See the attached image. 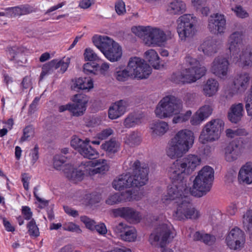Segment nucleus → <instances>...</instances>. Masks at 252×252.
<instances>
[{
	"label": "nucleus",
	"instance_id": "nucleus-39",
	"mask_svg": "<svg viewBox=\"0 0 252 252\" xmlns=\"http://www.w3.org/2000/svg\"><path fill=\"white\" fill-rule=\"evenodd\" d=\"M120 147V143L114 138L105 141L101 145L102 149L105 151L109 155L114 154L118 152Z\"/></svg>",
	"mask_w": 252,
	"mask_h": 252
},
{
	"label": "nucleus",
	"instance_id": "nucleus-17",
	"mask_svg": "<svg viewBox=\"0 0 252 252\" xmlns=\"http://www.w3.org/2000/svg\"><path fill=\"white\" fill-rule=\"evenodd\" d=\"M81 167L85 169V172L89 176H93L97 173H103L109 169L107 161L104 159L83 162L81 163Z\"/></svg>",
	"mask_w": 252,
	"mask_h": 252
},
{
	"label": "nucleus",
	"instance_id": "nucleus-46",
	"mask_svg": "<svg viewBox=\"0 0 252 252\" xmlns=\"http://www.w3.org/2000/svg\"><path fill=\"white\" fill-rule=\"evenodd\" d=\"M66 161V158L60 155H56L54 157L53 165L55 169L57 170H63V166L66 164H63Z\"/></svg>",
	"mask_w": 252,
	"mask_h": 252
},
{
	"label": "nucleus",
	"instance_id": "nucleus-59",
	"mask_svg": "<svg viewBox=\"0 0 252 252\" xmlns=\"http://www.w3.org/2000/svg\"><path fill=\"white\" fill-rule=\"evenodd\" d=\"M114 131L111 128H108L102 130L100 132L97 134V137L99 139L104 140L108 138L110 135H112Z\"/></svg>",
	"mask_w": 252,
	"mask_h": 252
},
{
	"label": "nucleus",
	"instance_id": "nucleus-60",
	"mask_svg": "<svg viewBox=\"0 0 252 252\" xmlns=\"http://www.w3.org/2000/svg\"><path fill=\"white\" fill-rule=\"evenodd\" d=\"M87 199L88 200V203L93 205L100 202L101 197L100 195L97 194H90L87 196Z\"/></svg>",
	"mask_w": 252,
	"mask_h": 252
},
{
	"label": "nucleus",
	"instance_id": "nucleus-22",
	"mask_svg": "<svg viewBox=\"0 0 252 252\" xmlns=\"http://www.w3.org/2000/svg\"><path fill=\"white\" fill-rule=\"evenodd\" d=\"M70 113L72 115L78 117L82 115L86 109V104L89 101L88 97L85 94H79L74 95L72 99Z\"/></svg>",
	"mask_w": 252,
	"mask_h": 252
},
{
	"label": "nucleus",
	"instance_id": "nucleus-44",
	"mask_svg": "<svg viewBox=\"0 0 252 252\" xmlns=\"http://www.w3.org/2000/svg\"><path fill=\"white\" fill-rule=\"evenodd\" d=\"M191 114L192 112L190 110H188L185 113H180L173 118L172 123L177 124L186 122L190 118Z\"/></svg>",
	"mask_w": 252,
	"mask_h": 252
},
{
	"label": "nucleus",
	"instance_id": "nucleus-5",
	"mask_svg": "<svg viewBox=\"0 0 252 252\" xmlns=\"http://www.w3.org/2000/svg\"><path fill=\"white\" fill-rule=\"evenodd\" d=\"M131 31L148 46H159L166 40L164 32L158 28L151 26H135L132 27Z\"/></svg>",
	"mask_w": 252,
	"mask_h": 252
},
{
	"label": "nucleus",
	"instance_id": "nucleus-53",
	"mask_svg": "<svg viewBox=\"0 0 252 252\" xmlns=\"http://www.w3.org/2000/svg\"><path fill=\"white\" fill-rule=\"evenodd\" d=\"M63 229L64 230L80 233L82 232L79 225L73 223L68 222L63 225Z\"/></svg>",
	"mask_w": 252,
	"mask_h": 252
},
{
	"label": "nucleus",
	"instance_id": "nucleus-64",
	"mask_svg": "<svg viewBox=\"0 0 252 252\" xmlns=\"http://www.w3.org/2000/svg\"><path fill=\"white\" fill-rule=\"evenodd\" d=\"M22 213L25 219L27 220H30L32 216V213L31 211V209L28 206H23L22 207Z\"/></svg>",
	"mask_w": 252,
	"mask_h": 252
},
{
	"label": "nucleus",
	"instance_id": "nucleus-19",
	"mask_svg": "<svg viewBox=\"0 0 252 252\" xmlns=\"http://www.w3.org/2000/svg\"><path fill=\"white\" fill-rule=\"evenodd\" d=\"M250 77L247 73L236 76L233 81L231 90L226 94V98H231L237 94L244 93L248 88Z\"/></svg>",
	"mask_w": 252,
	"mask_h": 252
},
{
	"label": "nucleus",
	"instance_id": "nucleus-13",
	"mask_svg": "<svg viewBox=\"0 0 252 252\" xmlns=\"http://www.w3.org/2000/svg\"><path fill=\"white\" fill-rule=\"evenodd\" d=\"M132 167L133 173L131 174L130 180L132 187L145 185L148 180L149 168L147 164H141L139 160H136Z\"/></svg>",
	"mask_w": 252,
	"mask_h": 252
},
{
	"label": "nucleus",
	"instance_id": "nucleus-29",
	"mask_svg": "<svg viewBox=\"0 0 252 252\" xmlns=\"http://www.w3.org/2000/svg\"><path fill=\"white\" fill-rule=\"evenodd\" d=\"M238 180L240 183L250 184L252 183V162H247L241 168Z\"/></svg>",
	"mask_w": 252,
	"mask_h": 252
},
{
	"label": "nucleus",
	"instance_id": "nucleus-7",
	"mask_svg": "<svg viewBox=\"0 0 252 252\" xmlns=\"http://www.w3.org/2000/svg\"><path fill=\"white\" fill-rule=\"evenodd\" d=\"M93 42L110 62H117L121 58L123 54L121 47L109 37L95 35L93 37Z\"/></svg>",
	"mask_w": 252,
	"mask_h": 252
},
{
	"label": "nucleus",
	"instance_id": "nucleus-21",
	"mask_svg": "<svg viewBox=\"0 0 252 252\" xmlns=\"http://www.w3.org/2000/svg\"><path fill=\"white\" fill-rule=\"evenodd\" d=\"M245 32L236 31L232 33L228 37V46L231 57L238 55L243 46V40Z\"/></svg>",
	"mask_w": 252,
	"mask_h": 252
},
{
	"label": "nucleus",
	"instance_id": "nucleus-14",
	"mask_svg": "<svg viewBox=\"0 0 252 252\" xmlns=\"http://www.w3.org/2000/svg\"><path fill=\"white\" fill-rule=\"evenodd\" d=\"M89 142L87 139L83 140L77 136H73L70 145L84 158L95 159L98 157V153L89 144Z\"/></svg>",
	"mask_w": 252,
	"mask_h": 252
},
{
	"label": "nucleus",
	"instance_id": "nucleus-33",
	"mask_svg": "<svg viewBox=\"0 0 252 252\" xmlns=\"http://www.w3.org/2000/svg\"><path fill=\"white\" fill-rule=\"evenodd\" d=\"M233 62H237L239 60L242 63L244 66L247 67H252V48L247 47L243 49L241 54L233 56Z\"/></svg>",
	"mask_w": 252,
	"mask_h": 252
},
{
	"label": "nucleus",
	"instance_id": "nucleus-15",
	"mask_svg": "<svg viewBox=\"0 0 252 252\" xmlns=\"http://www.w3.org/2000/svg\"><path fill=\"white\" fill-rule=\"evenodd\" d=\"M225 242L230 249L234 251L240 250L245 243L244 231L238 227L233 228L227 234Z\"/></svg>",
	"mask_w": 252,
	"mask_h": 252
},
{
	"label": "nucleus",
	"instance_id": "nucleus-52",
	"mask_svg": "<svg viewBox=\"0 0 252 252\" xmlns=\"http://www.w3.org/2000/svg\"><path fill=\"white\" fill-rule=\"evenodd\" d=\"M80 220L84 223L88 229L92 231L94 230L95 226L96 224L94 220L85 216L81 217Z\"/></svg>",
	"mask_w": 252,
	"mask_h": 252
},
{
	"label": "nucleus",
	"instance_id": "nucleus-25",
	"mask_svg": "<svg viewBox=\"0 0 252 252\" xmlns=\"http://www.w3.org/2000/svg\"><path fill=\"white\" fill-rule=\"evenodd\" d=\"M81 166V164L79 166V169H77L71 164H66L63 166V171L69 180L74 182L79 181L83 179L84 175H87V172H85V169Z\"/></svg>",
	"mask_w": 252,
	"mask_h": 252
},
{
	"label": "nucleus",
	"instance_id": "nucleus-20",
	"mask_svg": "<svg viewBox=\"0 0 252 252\" xmlns=\"http://www.w3.org/2000/svg\"><path fill=\"white\" fill-rule=\"evenodd\" d=\"M226 28V20L223 15L217 13L210 16L208 28L214 34H223Z\"/></svg>",
	"mask_w": 252,
	"mask_h": 252
},
{
	"label": "nucleus",
	"instance_id": "nucleus-51",
	"mask_svg": "<svg viewBox=\"0 0 252 252\" xmlns=\"http://www.w3.org/2000/svg\"><path fill=\"white\" fill-rule=\"evenodd\" d=\"M122 201V198L121 197L120 194L119 193H116L110 195L106 199L105 203L109 205H113L118 204Z\"/></svg>",
	"mask_w": 252,
	"mask_h": 252
},
{
	"label": "nucleus",
	"instance_id": "nucleus-55",
	"mask_svg": "<svg viewBox=\"0 0 252 252\" xmlns=\"http://www.w3.org/2000/svg\"><path fill=\"white\" fill-rule=\"evenodd\" d=\"M93 63H87L84 65L83 70L85 73L91 74L93 73L96 74V71H97L96 65L93 64Z\"/></svg>",
	"mask_w": 252,
	"mask_h": 252
},
{
	"label": "nucleus",
	"instance_id": "nucleus-10",
	"mask_svg": "<svg viewBox=\"0 0 252 252\" xmlns=\"http://www.w3.org/2000/svg\"><path fill=\"white\" fill-rule=\"evenodd\" d=\"M224 125V122L220 119H213L207 123L199 136L200 142L205 144L218 140Z\"/></svg>",
	"mask_w": 252,
	"mask_h": 252
},
{
	"label": "nucleus",
	"instance_id": "nucleus-62",
	"mask_svg": "<svg viewBox=\"0 0 252 252\" xmlns=\"http://www.w3.org/2000/svg\"><path fill=\"white\" fill-rule=\"evenodd\" d=\"M39 99L40 97H36L32 103V104L30 105L28 111V114L29 115H32L33 113H34V112H35Z\"/></svg>",
	"mask_w": 252,
	"mask_h": 252
},
{
	"label": "nucleus",
	"instance_id": "nucleus-42",
	"mask_svg": "<svg viewBox=\"0 0 252 252\" xmlns=\"http://www.w3.org/2000/svg\"><path fill=\"white\" fill-rule=\"evenodd\" d=\"M141 142V136L139 132L133 131L127 134L125 139V142L129 146L138 145Z\"/></svg>",
	"mask_w": 252,
	"mask_h": 252
},
{
	"label": "nucleus",
	"instance_id": "nucleus-6",
	"mask_svg": "<svg viewBox=\"0 0 252 252\" xmlns=\"http://www.w3.org/2000/svg\"><path fill=\"white\" fill-rule=\"evenodd\" d=\"M214 179V169L209 166L203 167L195 178L190 192L193 196L201 197L210 190Z\"/></svg>",
	"mask_w": 252,
	"mask_h": 252
},
{
	"label": "nucleus",
	"instance_id": "nucleus-43",
	"mask_svg": "<svg viewBox=\"0 0 252 252\" xmlns=\"http://www.w3.org/2000/svg\"><path fill=\"white\" fill-rule=\"evenodd\" d=\"M193 238L194 241H200L209 245H212L216 240L214 236L198 231L196 232L194 234Z\"/></svg>",
	"mask_w": 252,
	"mask_h": 252
},
{
	"label": "nucleus",
	"instance_id": "nucleus-31",
	"mask_svg": "<svg viewBox=\"0 0 252 252\" xmlns=\"http://www.w3.org/2000/svg\"><path fill=\"white\" fill-rule=\"evenodd\" d=\"M150 129L152 136H161L169 130V125L164 121H158L153 122L150 125Z\"/></svg>",
	"mask_w": 252,
	"mask_h": 252
},
{
	"label": "nucleus",
	"instance_id": "nucleus-9",
	"mask_svg": "<svg viewBox=\"0 0 252 252\" xmlns=\"http://www.w3.org/2000/svg\"><path fill=\"white\" fill-rule=\"evenodd\" d=\"M176 233L170 222L166 221L159 224L150 234L149 241L156 247L164 246L176 236Z\"/></svg>",
	"mask_w": 252,
	"mask_h": 252
},
{
	"label": "nucleus",
	"instance_id": "nucleus-57",
	"mask_svg": "<svg viewBox=\"0 0 252 252\" xmlns=\"http://www.w3.org/2000/svg\"><path fill=\"white\" fill-rule=\"evenodd\" d=\"M38 149V146L36 145L34 148L31 151L30 154V157H31L30 161L32 165H33L39 158Z\"/></svg>",
	"mask_w": 252,
	"mask_h": 252
},
{
	"label": "nucleus",
	"instance_id": "nucleus-63",
	"mask_svg": "<svg viewBox=\"0 0 252 252\" xmlns=\"http://www.w3.org/2000/svg\"><path fill=\"white\" fill-rule=\"evenodd\" d=\"M32 80L30 77H24L21 83V86L23 90L32 88Z\"/></svg>",
	"mask_w": 252,
	"mask_h": 252
},
{
	"label": "nucleus",
	"instance_id": "nucleus-38",
	"mask_svg": "<svg viewBox=\"0 0 252 252\" xmlns=\"http://www.w3.org/2000/svg\"><path fill=\"white\" fill-rule=\"evenodd\" d=\"M239 154L238 145L231 142L225 149V158L228 162H232L237 159Z\"/></svg>",
	"mask_w": 252,
	"mask_h": 252
},
{
	"label": "nucleus",
	"instance_id": "nucleus-23",
	"mask_svg": "<svg viewBox=\"0 0 252 252\" xmlns=\"http://www.w3.org/2000/svg\"><path fill=\"white\" fill-rule=\"evenodd\" d=\"M228 65L229 62L226 58L218 56L212 62L211 71L216 76L223 78L227 75Z\"/></svg>",
	"mask_w": 252,
	"mask_h": 252
},
{
	"label": "nucleus",
	"instance_id": "nucleus-56",
	"mask_svg": "<svg viewBox=\"0 0 252 252\" xmlns=\"http://www.w3.org/2000/svg\"><path fill=\"white\" fill-rule=\"evenodd\" d=\"M232 10L235 13L237 17L240 18H246L249 16V13L241 6H236L232 8Z\"/></svg>",
	"mask_w": 252,
	"mask_h": 252
},
{
	"label": "nucleus",
	"instance_id": "nucleus-3",
	"mask_svg": "<svg viewBox=\"0 0 252 252\" xmlns=\"http://www.w3.org/2000/svg\"><path fill=\"white\" fill-rule=\"evenodd\" d=\"M193 133L185 129L179 131L171 139L167 155L171 158L182 157L188 152L194 142Z\"/></svg>",
	"mask_w": 252,
	"mask_h": 252
},
{
	"label": "nucleus",
	"instance_id": "nucleus-24",
	"mask_svg": "<svg viewBox=\"0 0 252 252\" xmlns=\"http://www.w3.org/2000/svg\"><path fill=\"white\" fill-rule=\"evenodd\" d=\"M220 47V42L213 38H207L201 44L198 50L205 55L211 56L216 53Z\"/></svg>",
	"mask_w": 252,
	"mask_h": 252
},
{
	"label": "nucleus",
	"instance_id": "nucleus-30",
	"mask_svg": "<svg viewBox=\"0 0 252 252\" xmlns=\"http://www.w3.org/2000/svg\"><path fill=\"white\" fill-rule=\"evenodd\" d=\"M71 89L76 91L79 90H89L94 87L93 81L90 77H79L72 81Z\"/></svg>",
	"mask_w": 252,
	"mask_h": 252
},
{
	"label": "nucleus",
	"instance_id": "nucleus-27",
	"mask_svg": "<svg viewBox=\"0 0 252 252\" xmlns=\"http://www.w3.org/2000/svg\"><path fill=\"white\" fill-rule=\"evenodd\" d=\"M128 106L127 101L121 100L112 104L108 111V117L110 119H116L123 115Z\"/></svg>",
	"mask_w": 252,
	"mask_h": 252
},
{
	"label": "nucleus",
	"instance_id": "nucleus-61",
	"mask_svg": "<svg viewBox=\"0 0 252 252\" xmlns=\"http://www.w3.org/2000/svg\"><path fill=\"white\" fill-rule=\"evenodd\" d=\"M49 65V63H48L43 66L42 70L40 76V80H42L45 75L51 73L54 71Z\"/></svg>",
	"mask_w": 252,
	"mask_h": 252
},
{
	"label": "nucleus",
	"instance_id": "nucleus-45",
	"mask_svg": "<svg viewBox=\"0 0 252 252\" xmlns=\"http://www.w3.org/2000/svg\"><path fill=\"white\" fill-rule=\"evenodd\" d=\"M120 195L122 200H124L125 201H130L134 200H138L141 198V195H139L138 194H136L135 192H132L131 190H127L122 193Z\"/></svg>",
	"mask_w": 252,
	"mask_h": 252
},
{
	"label": "nucleus",
	"instance_id": "nucleus-11",
	"mask_svg": "<svg viewBox=\"0 0 252 252\" xmlns=\"http://www.w3.org/2000/svg\"><path fill=\"white\" fill-rule=\"evenodd\" d=\"M177 32L182 40L192 37L196 32L197 18L191 14H184L178 19Z\"/></svg>",
	"mask_w": 252,
	"mask_h": 252
},
{
	"label": "nucleus",
	"instance_id": "nucleus-8",
	"mask_svg": "<svg viewBox=\"0 0 252 252\" xmlns=\"http://www.w3.org/2000/svg\"><path fill=\"white\" fill-rule=\"evenodd\" d=\"M183 105L181 100L173 95L164 97L160 100L155 109L156 116L160 119L171 118L180 113Z\"/></svg>",
	"mask_w": 252,
	"mask_h": 252
},
{
	"label": "nucleus",
	"instance_id": "nucleus-54",
	"mask_svg": "<svg viewBox=\"0 0 252 252\" xmlns=\"http://www.w3.org/2000/svg\"><path fill=\"white\" fill-rule=\"evenodd\" d=\"M86 60L90 61H95L98 59L96 54L91 48H86L84 54Z\"/></svg>",
	"mask_w": 252,
	"mask_h": 252
},
{
	"label": "nucleus",
	"instance_id": "nucleus-32",
	"mask_svg": "<svg viewBox=\"0 0 252 252\" xmlns=\"http://www.w3.org/2000/svg\"><path fill=\"white\" fill-rule=\"evenodd\" d=\"M131 174L126 173L117 177L113 181V187L117 190H122L126 188L132 187L131 184Z\"/></svg>",
	"mask_w": 252,
	"mask_h": 252
},
{
	"label": "nucleus",
	"instance_id": "nucleus-2",
	"mask_svg": "<svg viewBox=\"0 0 252 252\" xmlns=\"http://www.w3.org/2000/svg\"><path fill=\"white\" fill-rule=\"evenodd\" d=\"M201 158L195 155H189L180 160H176L168 168L169 177L173 179L186 180L201 164Z\"/></svg>",
	"mask_w": 252,
	"mask_h": 252
},
{
	"label": "nucleus",
	"instance_id": "nucleus-12",
	"mask_svg": "<svg viewBox=\"0 0 252 252\" xmlns=\"http://www.w3.org/2000/svg\"><path fill=\"white\" fill-rule=\"evenodd\" d=\"M131 78L138 80L147 78L151 73V67L143 60L134 57L130 58L127 64Z\"/></svg>",
	"mask_w": 252,
	"mask_h": 252
},
{
	"label": "nucleus",
	"instance_id": "nucleus-41",
	"mask_svg": "<svg viewBox=\"0 0 252 252\" xmlns=\"http://www.w3.org/2000/svg\"><path fill=\"white\" fill-rule=\"evenodd\" d=\"M6 10L7 15H9L11 17L25 15L30 12L29 7L25 5L8 8Z\"/></svg>",
	"mask_w": 252,
	"mask_h": 252
},
{
	"label": "nucleus",
	"instance_id": "nucleus-16",
	"mask_svg": "<svg viewBox=\"0 0 252 252\" xmlns=\"http://www.w3.org/2000/svg\"><path fill=\"white\" fill-rule=\"evenodd\" d=\"M114 232L122 240L126 242H133L137 239L136 229L124 222H119L113 227Z\"/></svg>",
	"mask_w": 252,
	"mask_h": 252
},
{
	"label": "nucleus",
	"instance_id": "nucleus-4",
	"mask_svg": "<svg viewBox=\"0 0 252 252\" xmlns=\"http://www.w3.org/2000/svg\"><path fill=\"white\" fill-rule=\"evenodd\" d=\"M185 60L186 63L189 67L172 74L171 80L176 83L195 82L203 76L206 72V67L202 65L196 59L187 56Z\"/></svg>",
	"mask_w": 252,
	"mask_h": 252
},
{
	"label": "nucleus",
	"instance_id": "nucleus-49",
	"mask_svg": "<svg viewBox=\"0 0 252 252\" xmlns=\"http://www.w3.org/2000/svg\"><path fill=\"white\" fill-rule=\"evenodd\" d=\"M115 77L119 81H125L128 77H131V76L130 70L127 68L126 69L117 71L115 74Z\"/></svg>",
	"mask_w": 252,
	"mask_h": 252
},
{
	"label": "nucleus",
	"instance_id": "nucleus-18",
	"mask_svg": "<svg viewBox=\"0 0 252 252\" xmlns=\"http://www.w3.org/2000/svg\"><path fill=\"white\" fill-rule=\"evenodd\" d=\"M113 213L115 217H121L130 223H137L142 219L141 213L130 207H121L114 209Z\"/></svg>",
	"mask_w": 252,
	"mask_h": 252
},
{
	"label": "nucleus",
	"instance_id": "nucleus-1",
	"mask_svg": "<svg viewBox=\"0 0 252 252\" xmlns=\"http://www.w3.org/2000/svg\"><path fill=\"white\" fill-rule=\"evenodd\" d=\"M172 185L169 188L163 199L175 200V209L172 217L177 220L185 221L188 220H196L201 217L199 210L195 208L188 197L189 189L187 186V180L173 179Z\"/></svg>",
	"mask_w": 252,
	"mask_h": 252
},
{
	"label": "nucleus",
	"instance_id": "nucleus-47",
	"mask_svg": "<svg viewBox=\"0 0 252 252\" xmlns=\"http://www.w3.org/2000/svg\"><path fill=\"white\" fill-rule=\"evenodd\" d=\"M34 129L32 126H28L23 129V135L20 140V142L28 140L30 138L33 137Z\"/></svg>",
	"mask_w": 252,
	"mask_h": 252
},
{
	"label": "nucleus",
	"instance_id": "nucleus-48",
	"mask_svg": "<svg viewBox=\"0 0 252 252\" xmlns=\"http://www.w3.org/2000/svg\"><path fill=\"white\" fill-rule=\"evenodd\" d=\"M226 135L228 137L234 138L237 136H245L248 134L247 131L244 128L237 129H227L225 131Z\"/></svg>",
	"mask_w": 252,
	"mask_h": 252
},
{
	"label": "nucleus",
	"instance_id": "nucleus-36",
	"mask_svg": "<svg viewBox=\"0 0 252 252\" xmlns=\"http://www.w3.org/2000/svg\"><path fill=\"white\" fill-rule=\"evenodd\" d=\"M219 84L215 79H208L203 85V93L208 97L214 95L219 90Z\"/></svg>",
	"mask_w": 252,
	"mask_h": 252
},
{
	"label": "nucleus",
	"instance_id": "nucleus-40",
	"mask_svg": "<svg viewBox=\"0 0 252 252\" xmlns=\"http://www.w3.org/2000/svg\"><path fill=\"white\" fill-rule=\"evenodd\" d=\"M146 59L152 65V66L158 69L159 67V58L157 52L153 49H150L145 53Z\"/></svg>",
	"mask_w": 252,
	"mask_h": 252
},
{
	"label": "nucleus",
	"instance_id": "nucleus-50",
	"mask_svg": "<svg viewBox=\"0 0 252 252\" xmlns=\"http://www.w3.org/2000/svg\"><path fill=\"white\" fill-rule=\"evenodd\" d=\"M27 227L30 236L35 237L39 236V230L33 219H32L28 223Z\"/></svg>",
	"mask_w": 252,
	"mask_h": 252
},
{
	"label": "nucleus",
	"instance_id": "nucleus-34",
	"mask_svg": "<svg viewBox=\"0 0 252 252\" xmlns=\"http://www.w3.org/2000/svg\"><path fill=\"white\" fill-rule=\"evenodd\" d=\"M243 105L242 103L232 105L228 113V118L233 123L241 121L243 117Z\"/></svg>",
	"mask_w": 252,
	"mask_h": 252
},
{
	"label": "nucleus",
	"instance_id": "nucleus-35",
	"mask_svg": "<svg viewBox=\"0 0 252 252\" xmlns=\"http://www.w3.org/2000/svg\"><path fill=\"white\" fill-rule=\"evenodd\" d=\"M143 122L142 114L137 113H131L125 119L124 126L126 128H131L139 125Z\"/></svg>",
	"mask_w": 252,
	"mask_h": 252
},
{
	"label": "nucleus",
	"instance_id": "nucleus-28",
	"mask_svg": "<svg viewBox=\"0 0 252 252\" xmlns=\"http://www.w3.org/2000/svg\"><path fill=\"white\" fill-rule=\"evenodd\" d=\"M187 6L182 0H172L166 6V12L171 15H179L186 11Z\"/></svg>",
	"mask_w": 252,
	"mask_h": 252
},
{
	"label": "nucleus",
	"instance_id": "nucleus-58",
	"mask_svg": "<svg viewBox=\"0 0 252 252\" xmlns=\"http://www.w3.org/2000/svg\"><path fill=\"white\" fill-rule=\"evenodd\" d=\"M115 10L119 15H123L126 12L125 2L122 0H118L115 4Z\"/></svg>",
	"mask_w": 252,
	"mask_h": 252
},
{
	"label": "nucleus",
	"instance_id": "nucleus-37",
	"mask_svg": "<svg viewBox=\"0 0 252 252\" xmlns=\"http://www.w3.org/2000/svg\"><path fill=\"white\" fill-rule=\"evenodd\" d=\"M26 49L23 47L13 46L9 50L11 56V60L17 63H24L26 61L24 53Z\"/></svg>",
	"mask_w": 252,
	"mask_h": 252
},
{
	"label": "nucleus",
	"instance_id": "nucleus-26",
	"mask_svg": "<svg viewBox=\"0 0 252 252\" xmlns=\"http://www.w3.org/2000/svg\"><path fill=\"white\" fill-rule=\"evenodd\" d=\"M213 111L210 105H204L201 107L192 116L190 123L193 126L200 125L204 120L209 117Z\"/></svg>",
	"mask_w": 252,
	"mask_h": 252
}]
</instances>
